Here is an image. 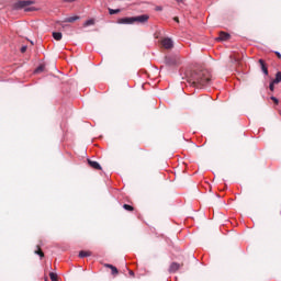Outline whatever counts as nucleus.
I'll return each instance as SVG.
<instances>
[{"label":"nucleus","mask_w":281,"mask_h":281,"mask_svg":"<svg viewBox=\"0 0 281 281\" xmlns=\"http://www.w3.org/2000/svg\"><path fill=\"white\" fill-rule=\"evenodd\" d=\"M67 3H74L76 0H65Z\"/></svg>","instance_id":"25"},{"label":"nucleus","mask_w":281,"mask_h":281,"mask_svg":"<svg viewBox=\"0 0 281 281\" xmlns=\"http://www.w3.org/2000/svg\"><path fill=\"white\" fill-rule=\"evenodd\" d=\"M89 256H91V252L89 251L81 250L79 252V258H89Z\"/></svg>","instance_id":"13"},{"label":"nucleus","mask_w":281,"mask_h":281,"mask_svg":"<svg viewBox=\"0 0 281 281\" xmlns=\"http://www.w3.org/2000/svg\"><path fill=\"white\" fill-rule=\"evenodd\" d=\"M120 9H109V14H120Z\"/></svg>","instance_id":"16"},{"label":"nucleus","mask_w":281,"mask_h":281,"mask_svg":"<svg viewBox=\"0 0 281 281\" xmlns=\"http://www.w3.org/2000/svg\"><path fill=\"white\" fill-rule=\"evenodd\" d=\"M271 100L274 104H278V99L276 97H271Z\"/></svg>","instance_id":"24"},{"label":"nucleus","mask_w":281,"mask_h":281,"mask_svg":"<svg viewBox=\"0 0 281 281\" xmlns=\"http://www.w3.org/2000/svg\"><path fill=\"white\" fill-rule=\"evenodd\" d=\"M276 55L278 56V58H281V54L279 52H276Z\"/></svg>","instance_id":"26"},{"label":"nucleus","mask_w":281,"mask_h":281,"mask_svg":"<svg viewBox=\"0 0 281 281\" xmlns=\"http://www.w3.org/2000/svg\"><path fill=\"white\" fill-rule=\"evenodd\" d=\"M53 38H55V41H61L63 40V33L54 32L53 33Z\"/></svg>","instance_id":"12"},{"label":"nucleus","mask_w":281,"mask_h":281,"mask_svg":"<svg viewBox=\"0 0 281 281\" xmlns=\"http://www.w3.org/2000/svg\"><path fill=\"white\" fill-rule=\"evenodd\" d=\"M134 23H146L148 21L149 16L146 14L138 15V16H133Z\"/></svg>","instance_id":"5"},{"label":"nucleus","mask_w":281,"mask_h":281,"mask_svg":"<svg viewBox=\"0 0 281 281\" xmlns=\"http://www.w3.org/2000/svg\"><path fill=\"white\" fill-rule=\"evenodd\" d=\"M108 267H109L110 269H112V274H113V276H116V273H117V268H115V267L112 266V265H108Z\"/></svg>","instance_id":"18"},{"label":"nucleus","mask_w":281,"mask_h":281,"mask_svg":"<svg viewBox=\"0 0 281 281\" xmlns=\"http://www.w3.org/2000/svg\"><path fill=\"white\" fill-rule=\"evenodd\" d=\"M175 21H176L177 23H179V18H175Z\"/></svg>","instance_id":"27"},{"label":"nucleus","mask_w":281,"mask_h":281,"mask_svg":"<svg viewBox=\"0 0 281 281\" xmlns=\"http://www.w3.org/2000/svg\"><path fill=\"white\" fill-rule=\"evenodd\" d=\"M44 67L40 66L35 69V74H41V71H43Z\"/></svg>","instance_id":"20"},{"label":"nucleus","mask_w":281,"mask_h":281,"mask_svg":"<svg viewBox=\"0 0 281 281\" xmlns=\"http://www.w3.org/2000/svg\"><path fill=\"white\" fill-rule=\"evenodd\" d=\"M273 82L277 85L281 82V71L277 72L276 78L273 79Z\"/></svg>","instance_id":"14"},{"label":"nucleus","mask_w":281,"mask_h":281,"mask_svg":"<svg viewBox=\"0 0 281 281\" xmlns=\"http://www.w3.org/2000/svg\"><path fill=\"white\" fill-rule=\"evenodd\" d=\"M161 45H162V47L165 48V49H172V47L175 46V44L172 43V40H170V38H164L162 41H161Z\"/></svg>","instance_id":"4"},{"label":"nucleus","mask_w":281,"mask_h":281,"mask_svg":"<svg viewBox=\"0 0 281 281\" xmlns=\"http://www.w3.org/2000/svg\"><path fill=\"white\" fill-rule=\"evenodd\" d=\"M21 52H22V54H25V52H27V46H22Z\"/></svg>","instance_id":"23"},{"label":"nucleus","mask_w":281,"mask_h":281,"mask_svg":"<svg viewBox=\"0 0 281 281\" xmlns=\"http://www.w3.org/2000/svg\"><path fill=\"white\" fill-rule=\"evenodd\" d=\"M34 3V1L32 0H21L18 3H15L16 8H22L23 10H25V12H32L34 11L33 7H30Z\"/></svg>","instance_id":"2"},{"label":"nucleus","mask_w":281,"mask_h":281,"mask_svg":"<svg viewBox=\"0 0 281 281\" xmlns=\"http://www.w3.org/2000/svg\"><path fill=\"white\" fill-rule=\"evenodd\" d=\"M190 80L193 87H196V89H203V87H207V85L212 82V75L207 70L194 71L192 72Z\"/></svg>","instance_id":"1"},{"label":"nucleus","mask_w":281,"mask_h":281,"mask_svg":"<svg viewBox=\"0 0 281 281\" xmlns=\"http://www.w3.org/2000/svg\"><path fill=\"white\" fill-rule=\"evenodd\" d=\"M217 41H229V34L226 32H221Z\"/></svg>","instance_id":"8"},{"label":"nucleus","mask_w":281,"mask_h":281,"mask_svg":"<svg viewBox=\"0 0 281 281\" xmlns=\"http://www.w3.org/2000/svg\"><path fill=\"white\" fill-rule=\"evenodd\" d=\"M91 25H95V20L94 19H90V20H87L85 23H83V27H89Z\"/></svg>","instance_id":"11"},{"label":"nucleus","mask_w":281,"mask_h":281,"mask_svg":"<svg viewBox=\"0 0 281 281\" xmlns=\"http://www.w3.org/2000/svg\"><path fill=\"white\" fill-rule=\"evenodd\" d=\"M124 210H126L127 212H133V206L132 205H128V204H124L123 205Z\"/></svg>","instance_id":"19"},{"label":"nucleus","mask_w":281,"mask_h":281,"mask_svg":"<svg viewBox=\"0 0 281 281\" xmlns=\"http://www.w3.org/2000/svg\"><path fill=\"white\" fill-rule=\"evenodd\" d=\"M274 85H277V83H276V82H273V81L270 83V86H269L270 91H273V89H274Z\"/></svg>","instance_id":"22"},{"label":"nucleus","mask_w":281,"mask_h":281,"mask_svg":"<svg viewBox=\"0 0 281 281\" xmlns=\"http://www.w3.org/2000/svg\"><path fill=\"white\" fill-rule=\"evenodd\" d=\"M117 23L120 25H133L134 23V19L132 18H121L117 20Z\"/></svg>","instance_id":"3"},{"label":"nucleus","mask_w":281,"mask_h":281,"mask_svg":"<svg viewBox=\"0 0 281 281\" xmlns=\"http://www.w3.org/2000/svg\"><path fill=\"white\" fill-rule=\"evenodd\" d=\"M78 19H80L78 15L69 16L64 20V23H74L75 21H78Z\"/></svg>","instance_id":"9"},{"label":"nucleus","mask_w":281,"mask_h":281,"mask_svg":"<svg viewBox=\"0 0 281 281\" xmlns=\"http://www.w3.org/2000/svg\"><path fill=\"white\" fill-rule=\"evenodd\" d=\"M167 65H175V61H170V57H166Z\"/></svg>","instance_id":"21"},{"label":"nucleus","mask_w":281,"mask_h":281,"mask_svg":"<svg viewBox=\"0 0 281 281\" xmlns=\"http://www.w3.org/2000/svg\"><path fill=\"white\" fill-rule=\"evenodd\" d=\"M49 278H50L52 281H58V276L54 272L49 273Z\"/></svg>","instance_id":"17"},{"label":"nucleus","mask_w":281,"mask_h":281,"mask_svg":"<svg viewBox=\"0 0 281 281\" xmlns=\"http://www.w3.org/2000/svg\"><path fill=\"white\" fill-rule=\"evenodd\" d=\"M178 1V3H181V1H183V0H177Z\"/></svg>","instance_id":"28"},{"label":"nucleus","mask_w":281,"mask_h":281,"mask_svg":"<svg viewBox=\"0 0 281 281\" xmlns=\"http://www.w3.org/2000/svg\"><path fill=\"white\" fill-rule=\"evenodd\" d=\"M180 267H181V266H180L179 263L172 262V263L170 265V267H169L170 273H176V271H179Z\"/></svg>","instance_id":"7"},{"label":"nucleus","mask_w":281,"mask_h":281,"mask_svg":"<svg viewBox=\"0 0 281 281\" xmlns=\"http://www.w3.org/2000/svg\"><path fill=\"white\" fill-rule=\"evenodd\" d=\"M259 64L261 65V69L266 76H269V70L267 69V66L265 65V60L259 59Z\"/></svg>","instance_id":"10"},{"label":"nucleus","mask_w":281,"mask_h":281,"mask_svg":"<svg viewBox=\"0 0 281 281\" xmlns=\"http://www.w3.org/2000/svg\"><path fill=\"white\" fill-rule=\"evenodd\" d=\"M35 254H37V256H40L41 258L45 256V254H43V250H41V246H37V250H35Z\"/></svg>","instance_id":"15"},{"label":"nucleus","mask_w":281,"mask_h":281,"mask_svg":"<svg viewBox=\"0 0 281 281\" xmlns=\"http://www.w3.org/2000/svg\"><path fill=\"white\" fill-rule=\"evenodd\" d=\"M88 164L90 168H93L94 170H102V167L100 166V164H98V161L88 160Z\"/></svg>","instance_id":"6"}]
</instances>
